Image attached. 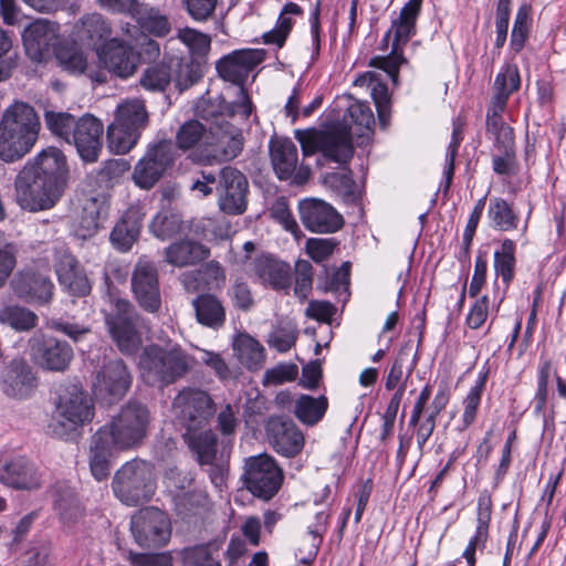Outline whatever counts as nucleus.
<instances>
[{
  "instance_id": "1",
  "label": "nucleus",
  "mask_w": 566,
  "mask_h": 566,
  "mask_svg": "<svg viewBox=\"0 0 566 566\" xmlns=\"http://www.w3.org/2000/svg\"><path fill=\"white\" fill-rule=\"evenodd\" d=\"M66 157L56 147L41 150L28 160L17 176L19 205L30 211L53 208L61 199L67 180Z\"/></svg>"
},
{
  "instance_id": "2",
  "label": "nucleus",
  "mask_w": 566,
  "mask_h": 566,
  "mask_svg": "<svg viewBox=\"0 0 566 566\" xmlns=\"http://www.w3.org/2000/svg\"><path fill=\"white\" fill-rule=\"evenodd\" d=\"M252 112V103L242 94V103H209L201 109L202 117L208 122V135L205 139L206 158L218 163L237 158L243 149V136L239 127L230 119L235 115L248 118Z\"/></svg>"
},
{
  "instance_id": "3",
  "label": "nucleus",
  "mask_w": 566,
  "mask_h": 566,
  "mask_svg": "<svg viewBox=\"0 0 566 566\" xmlns=\"http://www.w3.org/2000/svg\"><path fill=\"white\" fill-rule=\"evenodd\" d=\"M40 128L32 106L23 102L10 105L0 120V158L12 163L24 157L34 147Z\"/></svg>"
},
{
  "instance_id": "4",
  "label": "nucleus",
  "mask_w": 566,
  "mask_h": 566,
  "mask_svg": "<svg viewBox=\"0 0 566 566\" xmlns=\"http://www.w3.org/2000/svg\"><path fill=\"white\" fill-rule=\"evenodd\" d=\"M149 124V114L142 98L123 99L114 111L113 122L106 128L111 153L126 155L138 144Z\"/></svg>"
},
{
  "instance_id": "5",
  "label": "nucleus",
  "mask_w": 566,
  "mask_h": 566,
  "mask_svg": "<svg viewBox=\"0 0 566 566\" xmlns=\"http://www.w3.org/2000/svg\"><path fill=\"white\" fill-rule=\"evenodd\" d=\"M151 413L146 405L128 401L97 432L119 451L138 448L147 438Z\"/></svg>"
},
{
  "instance_id": "6",
  "label": "nucleus",
  "mask_w": 566,
  "mask_h": 566,
  "mask_svg": "<svg viewBox=\"0 0 566 566\" xmlns=\"http://www.w3.org/2000/svg\"><path fill=\"white\" fill-rule=\"evenodd\" d=\"M197 359L180 346L164 348L147 346L139 365L145 379L151 385L169 386L184 378L196 366Z\"/></svg>"
},
{
  "instance_id": "7",
  "label": "nucleus",
  "mask_w": 566,
  "mask_h": 566,
  "mask_svg": "<svg viewBox=\"0 0 566 566\" xmlns=\"http://www.w3.org/2000/svg\"><path fill=\"white\" fill-rule=\"evenodd\" d=\"M92 398L78 385L72 384L60 389L55 409L48 424V432L64 438L94 418Z\"/></svg>"
},
{
  "instance_id": "8",
  "label": "nucleus",
  "mask_w": 566,
  "mask_h": 566,
  "mask_svg": "<svg viewBox=\"0 0 566 566\" xmlns=\"http://www.w3.org/2000/svg\"><path fill=\"white\" fill-rule=\"evenodd\" d=\"M112 488L115 496L125 505L146 503L157 489L154 469L140 459L127 461L115 472Z\"/></svg>"
},
{
  "instance_id": "9",
  "label": "nucleus",
  "mask_w": 566,
  "mask_h": 566,
  "mask_svg": "<svg viewBox=\"0 0 566 566\" xmlns=\"http://www.w3.org/2000/svg\"><path fill=\"white\" fill-rule=\"evenodd\" d=\"M295 137L304 156L321 153L324 158L345 165L354 155L352 133L345 126H333L325 130L316 128L296 130Z\"/></svg>"
},
{
  "instance_id": "10",
  "label": "nucleus",
  "mask_w": 566,
  "mask_h": 566,
  "mask_svg": "<svg viewBox=\"0 0 566 566\" xmlns=\"http://www.w3.org/2000/svg\"><path fill=\"white\" fill-rule=\"evenodd\" d=\"M423 0H409L401 9L399 18L392 22L391 29L386 34V39L394 33L391 53L387 56H376L371 59L370 65L384 70L391 78L394 84L398 83L399 66L407 60L399 51L400 44L409 41L416 30V21L420 13Z\"/></svg>"
},
{
  "instance_id": "11",
  "label": "nucleus",
  "mask_w": 566,
  "mask_h": 566,
  "mask_svg": "<svg viewBox=\"0 0 566 566\" xmlns=\"http://www.w3.org/2000/svg\"><path fill=\"white\" fill-rule=\"evenodd\" d=\"M176 422L185 430H200L216 412V405L210 395L199 388L184 387L171 403Z\"/></svg>"
},
{
  "instance_id": "12",
  "label": "nucleus",
  "mask_w": 566,
  "mask_h": 566,
  "mask_svg": "<svg viewBox=\"0 0 566 566\" xmlns=\"http://www.w3.org/2000/svg\"><path fill=\"white\" fill-rule=\"evenodd\" d=\"M140 321L142 315L128 300L113 301V311L106 315L105 322L113 340L123 354L132 355L140 348L143 340L137 331Z\"/></svg>"
},
{
  "instance_id": "13",
  "label": "nucleus",
  "mask_w": 566,
  "mask_h": 566,
  "mask_svg": "<svg viewBox=\"0 0 566 566\" xmlns=\"http://www.w3.org/2000/svg\"><path fill=\"white\" fill-rule=\"evenodd\" d=\"M178 153L171 140L163 139L148 145L133 170L134 184L144 190L151 189L172 168Z\"/></svg>"
},
{
  "instance_id": "14",
  "label": "nucleus",
  "mask_w": 566,
  "mask_h": 566,
  "mask_svg": "<svg viewBox=\"0 0 566 566\" xmlns=\"http://www.w3.org/2000/svg\"><path fill=\"white\" fill-rule=\"evenodd\" d=\"M243 478L247 489L254 496L269 501L281 489L284 474L272 457L260 454L247 459Z\"/></svg>"
},
{
  "instance_id": "15",
  "label": "nucleus",
  "mask_w": 566,
  "mask_h": 566,
  "mask_svg": "<svg viewBox=\"0 0 566 566\" xmlns=\"http://www.w3.org/2000/svg\"><path fill=\"white\" fill-rule=\"evenodd\" d=\"M132 292L142 310L158 315L163 306L156 264L146 256L138 259L132 273Z\"/></svg>"
},
{
  "instance_id": "16",
  "label": "nucleus",
  "mask_w": 566,
  "mask_h": 566,
  "mask_svg": "<svg viewBox=\"0 0 566 566\" xmlns=\"http://www.w3.org/2000/svg\"><path fill=\"white\" fill-rule=\"evenodd\" d=\"M136 543L142 547H160L171 536V523L168 515L156 507H145L136 512L130 522Z\"/></svg>"
},
{
  "instance_id": "17",
  "label": "nucleus",
  "mask_w": 566,
  "mask_h": 566,
  "mask_svg": "<svg viewBox=\"0 0 566 566\" xmlns=\"http://www.w3.org/2000/svg\"><path fill=\"white\" fill-rule=\"evenodd\" d=\"M132 380V374L123 360L112 359L96 370L92 389L97 399L113 403L127 394Z\"/></svg>"
},
{
  "instance_id": "18",
  "label": "nucleus",
  "mask_w": 566,
  "mask_h": 566,
  "mask_svg": "<svg viewBox=\"0 0 566 566\" xmlns=\"http://www.w3.org/2000/svg\"><path fill=\"white\" fill-rule=\"evenodd\" d=\"M30 355L34 363L51 371L65 370L73 359V349L64 340L35 333L29 340Z\"/></svg>"
},
{
  "instance_id": "19",
  "label": "nucleus",
  "mask_w": 566,
  "mask_h": 566,
  "mask_svg": "<svg viewBox=\"0 0 566 566\" xmlns=\"http://www.w3.org/2000/svg\"><path fill=\"white\" fill-rule=\"evenodd\" d=\"M249 182L247 177L237 168L223 167L219 171L220 209L228 214H241L247 209Z\"/></svg>"
},
{
  "instance_id": "20",
  "label": "nucleus",
  "mask_w": 566,
  "mask_h": 566,
  "mask_svg": "<svg viewBox=\"0 0 566 566\" xmlns=\"http://www.w3.org/2000/svg\"><path fill=\"white\" fill-rule=\"evenodd\" d=\"M264 59V54L259 50H237L220 59L216 69L220 77L224 81L239 85L240 95L237 103H242V94L247 97L242 84L247 80L249 73L260 64Z\"/></svg>"
},
{
  "instance_id": "21",
  "label": "nucleus",
  "mask_w": 566,
  "mask_h": 566,
  "mask_svg": "<svg viewBox=\"0 0 566 566\" xmlns=\"http://www.w3.org/2000/svg\"><path fill=\"white\" fill-rule=\"evenodd\" d=\"M103 123L91 114L77 119L69 144H73L85 163H96L102 151Z\"/></svg>"
},
{
  "instance_id": "22",
  "label": "nucleus",
  "mask_w": 566,
  "mask_h": 566,
  "mask_svg": "<svg viewBox=\"0 0 566 566\" xmlns=\"http://www.w3.org/2000/svg\"><path fill=\"white\" fill-rule=\"evenodd\" d=\"M10 289L20 300L44 305L51 302L54 285L48 275L33 269H22L11 279Z\"/></svg>"
},
{
  "instance_id": "23",
  "label": "nucleus",
  "mask_w": 566,
  "mask_h": 566,
  "mask_svg": "<svg viewBox=\"0 0 566 566\" xmlns=\"http://www.w3.org/2000/svg\"><path fill=\"white\" fill-rule=\"evenodd\" d=\"M270 157L273 169L281 180H286L294 175L296 184L305 182L310 177L308 167H300L298 150L296 145L289 138H275L269 145Z\"/></svg>"
},
{
  "instance_id": "24",
  "label": "nucleus",
  "mask_w": 566,
  "mask_h": 566,
  "mask_svg": "<svg viewBox=\"0 0 566 566\" xmlns=\"http://www.w3.org/2000/svg\"><path fill=\"white\" fill-rule=\"evenodd\" d=\"M99 63L111 73L122 78L135 74L139 63V56L133 46L125 41L112 39L105 42L98 50Z\"/></svg>"
},
{
  "instance_id": "25",
  "label": "nucleus",
  "mask_w": 566,
  "mask_h": 566,
  "mask_svg": "<svg viewBox=\"0 0 566 566\" xmlns=\"http://www.w3.org/2000/svg\"><path fill=\"white\" fill-rule=\"evenodd\" d=\"M303 226L316 233H333L343 227V217L327 202L310 198L298 205Z\"/></svg>"
},
{
  "instance_id": "26",
  "label": "nucleus",
  "mask_w": 566,
  "mask_h": 566,
  "mask_svg": "<svg viewBox=\"0 0 566 566\" xmlns=\"http://www.w3.org/2000/svg\"><path fill=\"white\" fill-rule=\"evenodd\" d=\"M265 431L269 443L279 454L293 458L303 450L304 436L292 420L271 418Z\"/></svg>"
},
{
  "instance_id": "27",
  "label": "nucleus",
  "mask_w": 566,
  "mask_h": 566,
  "mask_svg": "<svg viewBox=\"0 0 566 566\" xmlns=\"http://www.w3.org/2000/svg\"><path fill=\"white\" fill-rule=\"evenodd\" d=\"M59 24L45 19H38L23 31L22 38L28 54L34 61H41L50 48L55 45Z\"/></svg>"
},
{
  "instance_id": "28",
  "label": "nucleus",
  "mask_w": 566,
  "mask_h": 566,
  "mask_svg": "<svg viewBox=\"0 0 566 566\" xmlns=\"http://www.w3.org/2000/svg\"><path fill=\"white\" fill-rule=\"evenodd\" d=\"M253 274L264 284L273 290L285 291L291 286V268L287 263L280 261L272 255L262 254L252 262Z\"/></svg>"
},
{
  "instance_id": "29",
  "label": "nucleus",
  "mask_w": 566,
  "mask_h": 566,
  "mask_svg": "<svg viewBox=\"0 0 566 566\" xmlns=\"http://www.w3.org/2000/svg\"><path fill=\"white\" fill-rule=\"evenodd\" d=\"M144 217L145 213L138 206H132L123 213L109 237L116 250L127 252L132 249L139 238Z\"/></svg>"
},
{
  "instance_id": "30",
  "label": "nucleus",
  "mask_w": 566,
  "mask_h": 566,
  "mask_svg": "<svg viewBox=\"0 0 566 566\" xmlns=\"http://www.w3.org/2000/svg\"><path fill=\"white\" fill-rule=\"evenodd\" d=\"M56 275L60 284L72 295L85 296L91 292L90 281L72 254L61 255L56 263Z\"/></svg>"
},
{
  "instance_id": "31",
  "label": "nucleus",
  "mask_w": 566,
  "mask_h": 566,
  "mask_svg": "<svg viewBox=\"0 0 566 566\" xmlns=\"http://www.w3.org/2000/svg\"><path fill=\"white\" fill-rule=\"evenodd\" d=\"M209 255V248L193 240H180L165 249V261L177 268L195 265Z\"/></svg>"
},
{
  "instance_id": "32",
  "label": "nucleus",
  "mask_w": 566,
  "mask_h": 566,
  "mask_svg": "<svg viewBox=\"0 0 566 566\" xmlns=\"http://www.w3.org/2000/svg\"><path fill=\"white\" fill-rule=\"evenodd\" d=\"M197 322L211 329H220L226 323V307L216 295L206 293L192 300Z\"/></svg>"
},
{
  "instance_id": "33",
  "label": "nucleus",
  "mask_w": 566,
  "mask_h": 566,
  "mask_svg": "<svg viewBox=\"0 0 566 566\" xmlns=\"http://www.w3.org/2000/svg\"><path fill=\"white\" fill-rule=\"evenodd\" d=\"M116 452H120L111 444L97 431L93 434L90 446V468L97 481H103L109 475L112 459Z\"/></svg>"
},
{
  "instance_id": "34",
  "label": "nucleus",
  "mask_w": 566,
  "mask_h": 566,
  "mask_svg": "<svg viewBox=\"0 0 566 566\" xmlns=\"http://www.w3.org/2000/svg\"><path fill=\"white\" fill-rule=\"evenodd\" d=\"M130 17L143 30L158 38L166 36L171 30V24L166 14L158 8L140 2L139 0L135 3V7H133Z\"/></svg>"
},
{
  "instance_id": "35",
  "label": "nucleus",
  "mask_w": 566,
  "mask_h": 566,
  "mask_svg": "<svg viewBox=\"0 0 566 566\" xmlns=\"http://www.w3.org/2000/svg\"><path fill=\"white\" fill-rule=\"evenodd\" d=\"M103 202L97 198L85 199L80 212L74 219V232L78 238L93 237L101 224L104 214Z\"/></svg>"
},
{
  "instance_id": "36",
  "label": "nucleus",
  "mask_w": 566,
  "mask_h": 566,
  "mask_svg": "<svg viewBox=\"0 0 566 566\" xmlns=\"http://www.w3.org/2000/svg\"><path fill=\"white\" fill-rule=\"evenodd\" d=\"M0 481L15 489H33L40 485L33 465L22 459L3 465L0 469Z\"/></svg>"
},
{
  "instance_id": "37",
  "label": "nucleus",
  "mask_w": 566,
  "mask_h": 566,
  "mask_svg": "<svg viewBox=\"0 0 566 566\" xmlns=\"http://www.w3.org/2000/svg\"><path fill=\"white\" fill-rule=\"evenodd\" d=\"M520 85L521 77L517 66L506 64L494 80L490 108L505 109L510 95L518 91Z\"/></svg>"
},
{
  "instance_id": "38",
  "label": "nucleus",
  "mask_w": 566,
  "mask_h": 566,
  "mask_svg": "<svg viewBox=\"0 0 566 566\" xmlns=\"http://www.w3.org/2000/svg\"><path fill=\"white\" fill-rule=\"evenodd\" d=\"M504 111L489 107L486 113V137L497 151L515 149L514 130L502 118Z\"/></svg>"
},
{
  "instance_id": "39",
  "label": "nucleus",
  "mask_w": 566,
  "mask_h": 566,
  "mask_svg": "<svg viewBox=\"0 0 566 566\" xmlns=\"http://www.w3.org/2000/svg\"><path fill=\"white\" fill-rule=\"evenodd\" d=\"M238 360L250 370L261 369L265 363V348L249 334H239L233 340Z\"/></svg>"
},
{
  "instance_id": "40",
  "label": "nucleus",
  "mask_w": 566,
  "mask_h": 566,
  "mask_svg": "<svg viewBox=\"0 0 566 566\" xmlns=\"http://www.w3.org/2000/svg\"><path fill=\"white\" fill-rule=\"evenodd\" d=\"M355 85L367 86L370 88V94L377 109L379 124L384 129H386L390 122L391 106V101L387 86L384 83H380L376 78V74L373 72H367L357 77V80L355 81Z\"/></svg>"
},
{
  "instance_id": "41",
  "label": "nucleus",
  "mask_w": 566,
  "mask_h": 566,
  "mask_svg": "<svg viewBox=\"0 0 566 566\" xmlns=\"http://www.w3.org/2000/svg\"><path fill=\"white\" fill-rule=\"evenodd\" d=\"M221 543L211 541L185 547L179 555L182 566H221Z\"/></svg>"
},
{
  "instance_id": "42",
  "label": "nucleus",
  "mask_w": 566,
  "mask_h": 566,
  "mask_svg": "<svg viewBox=\"0 0 566 566\" xmlns=\"http://www.w3.org/2000/svg\"><path fill=\"white\" fill-rule=\"evenodd\" d=\"M184 439L200 464H212L217 453V434L211 430H185Z\"/></svg>"
},
{
  "instance_id": "43",
  "label": "nucleus",
  "mask_w": 566,
  "mask_h": 566,
  "mask_svg": "<svg viewBox=\"0 0 566 566\" xmlns=\"http://www.w3.org/2000/svg\"><path fill=\"white\" fill-rule=\"evenodd\" d=\"M316 518L317 524L314 527H308V531L300 539L296 557L304 565L314 562L322 544L323 534L326 532L327 516L321 512Z\"/></svg>"
},
{
  "instance_id": "44",
  "label": "nucleus",
  "mask_w": 566,
  "mask_h": 566,
  "mask_svg": "<svg viewBox=\"0 0 566 566\" xmlns=\"http://www.w3.org/2000/svg\"><path fill=\"white\" fill-rule=\"evenodd\" d=\"M34 377L31 368L24 361H13L6 374V392L9 396L22 398L33 387Z\"/></svg>"
},
{
  "instance_id": "45",
  "label": "nucleus",
  "mask_w": 566,
  "mask_h": 566,
  "mask_svg": "<svg viewBox=\"0 0 566 566\" xmlns=\"http://www.w3.org/2000/svg\"><path fill=\"white\" fill-rule=\"evenodd\" d=\"M488 218L493 229L511 231L517 229L520 218L513 207L503 198H492L488 208Z\"/></svg>"
},
{
  "instance_id": "46",
  "label": "nucleus",
  "mask_w": 566,
  "mask_h": 566,
  "mask_svg": "<svg viewBox=\"0 0 566 566\" xmlns=\"http://www.w3.org/2000/svg\"><path fill=\"white\" fill-rule=\"evenodd\" d=\"M327 407L328 401L325 396L302 395L295 401L294 415L301 422L313 426L324 417Z\"/></svg>"
},
{
  "instance_id": "47",
  "label": "nucleus",
  "mask_w": 566,
  "mask_h": 566,
  "mask_svg": "<svg viewBox=\"0 0 566 566\" xmlns=\"http://www.w3.org/2000/svg\"><path fill=\"white\" fill-rule=\"evenodd\" d=\"M38 315L20 305H7L0 310V322L18 332H27L38 324Z\"/></svg>"
},
{
  "instance_id": "48",
  "label": "nucleus",
  "mask_w": 566,
  "mask_h": 566,
  "mask_svg": "<svg viewBox=\"0 0 566 566\" xmlns=\"http://www.w3.org/2000/svg\"><path fill=\"white\" fill-rule=\"evenodd\" d=\"M208 135V123L202 124L199 120H188L181 125L176 134V145L178 149L188 150L197 145L205 147V139Z\"/></svg>"
},
{
  "instance_id": "49",
  "label": "nucleus",
  "mask_w": 566,
  "mask_h": 566,
  "mask_svg": "<svg viewBox=\"0 0 566 566\" xmlns=\"http://www.w3.org/2000/svg\"><path fill=\"white\" fill-rule=\"evenodd\" d=\"M488 376V369L481 370L479 373L474 386L470 389V391L463 399L462 424L464 429L470 427L476 418L478 409L481 403V397L485 388Z\"/></svg>"
},
{
  "instance_id": "50",
  "label": "nucleus",
  "mask_w": 566,
  "mask_h": 566,
  "mask_svg": "<svg viewBox=\"0 0 566 566\" xmlns=\"http://www.w3.org/2000/svg\"><path fill=\"white\" fill-rule=\"evenodd\" d=\"M181 228L180 216L171 210L159 211L149 224L150 232L160 240H167L178 234Z\"/></svg>"
},
{
  "instance_id": "51",
  "label": "nucleus",
  "mask_w": 566,
  "mask_h": 566,
  "mask_svg": "<svg viewBox=\"0 0 566 566\" xmlns=\"http://www.w3.org/2000/svg\"><path fill=\"white\" fill-rule=\"evenodd\" d=\"M494 269L502 281L509 285L515 269V243L511 239L503 240L501 248L494 252Z\"/></svg>"
},
{
  "instance_id": "52",
  "label": "nucleus",
  "mask_w": 566,
  "mask_h": 566,
  "mask_svg": "<svg viewBox=\"0 0 566 566\" xmlns=\"http://www.w3.org/2000/svg\"><path fill=\"white\" fill-rule=\"evenodd\" d=\"M177 38L188 48L196 60L206 61L211 46V38L192 28L179 29Z\"/></svg>"
},
{
  "instance_id": "53",
  "label": "nucleus",
  "mask_w": 566,
  "mask_h": 566,
  "mask_svg": "<svg viewBox=\"0 0 566 566\" xmlns=\"http://www.w3.org/2000/svg\"><path fill=\"white\" fill-rule=\"evenodd\" d=\"M172 80L171 67L159 63L147 67L140 78V85L151 92H164Z\"/></svg>"
},
{
  "instance_id": "54",
  "label": "nucleus",
  "mask_w": 566,
  "mask_h": 566,
  "mask_svg": "<svg viewBox=\"0 0 566 566\" xmlns=\"http://www.w3.org/2000/svg\"><path fill=\"white\" fill-rule=\"evenodd\" d=\"M44 120L50 132L66 143L70 142L71 134L77 124V119L73 115L53 111L45 112Z\"/></svg>"
},
{
  "instance_id": "55",
  "label": "nucleus",
  "mask_w": 566,
  "mask_h": 566,
  "mask_svg": "<svg viewBox=\"0 0 566 566\" xmlns=\"http://www.w3.org/2000/svg\"><path fill=\"white\" fill-rule=\"evenodd\" d=\"M297 328L291 323L279 324L269 335L268 344L280 353L289 352L296 343Z\"/></svg>"
},
{
  "instance_id": "56",
  "label": "nucleus",
  "mask_w": 566,
  "mask_h": 566,
  "mask_svg": "<svg viewBox=\"0 0 566 566\" xmlns=\"http://www.w3.org/2000/svg\"><path fill=\"white\" fill-rule=\"evenodd\" d=\"M56 59L60 65L70 73L83 74L87 71V59L83 51L75 46L59 49Z\"/></svg>"
},
{
  "instance_id": "57",
  "label": "nucleus",
  "mask_w": 566,
  "mask_h": 566,
  "mask_svg": "<svg viewBox=\"0 0 566 566\" xmlns=\"http://www.w3.org/2000/svg\"><path fill=\"white\" fill-rule=\"evenodd\" d=\"M530 12L531 7L527 4L521 6L517 10L510 43L514 52H520L528 38Z\"/></svg>"
},
{
  "instance_id": "58",
  "label": "nucleus",
  "mask_w": 566,
  "mask_h": 566,
  "mask_svg": "<svg viewBox=\"0 0 566 566\" xmlns=\"http://www.w3.org/2000/svg\"><path fill=\"white\" fill-rule=\"evenodd\" d=\"M314 270L312 264L306 260H298L295 263V282L294 295L304 302L313 289Z\"/></svg>"
},
{
  "instance_id": "59",
  "label": "nucleus",
  "mask_w": 566,
  "mask_h": 566,
  "mask_svg": "<svg viewBox=\"0 0 566 566\" xmlns=\"http://www.w3.org/2000/svg\"><path fill=\"white\" fill-rule=\"evenodd\" d=\"M18 65V55L12 52V39L0 29V82L11 77Z\"/></svg>"
},
{
  "instance_id": "60",
  "label": "nucleus",
  "mask_w": 566,
  "mask_h": 566,
  "mask_svg": "<svg viewBox=\"0 0 566 566\" xmlns=\"http://www.w3.org/2000/svg\"><path fill=\"white\" fill-rule=\"evenodd\" d=\"M228 295L233 307L248 312L254 306V297L250 285L243 279H235L229 289Z\"/></svg>"
},
{
  "instance_id": "61",
  "label": "nucleus",
  "mask_w": 566,
  "mask_h": 566,
  "mask_svg": "<svg viewBox=\"0 0 566 566\" xmlns=\"http://www.w3.org/2000/svg\"><path fill=\"white\" fill-rule=\"evenodd\" d=\"M336 245L337 241L333 238H311L306 241L305 249L310 258L319 263L333 254Z\"/></svg>"
},
{
  "instance_id": "62",
  "label": "nucleus",
  "mask_w": 566,
  "mask_h": 566,
  "mask_svg": "<svg viewBox=\"0 0 566 566\" xmlns=\"http://www.w3.org/2000/svg\"><path fill=\"white\" fill-rule=\"evenodd\" d=\"M56 507L61 521L69 527L76 525L83 517V509L75 497L60 499Z\"/></svg>"
},
{
  "instance_id": "63",
  "label": "nucleus",
  "mask_w": 566,
  "mask_h": 566,
  "mask_svg": "<svg viewBox=\"0 0 566 566\" xmlns=\"http://www.w3.org/2000/svg\"><path fill=\"white\" fill-rule=\"evenodd\" d=\"M203 285L208 290H219L226 283V270L218 261H209L201 269Z\"/></svg>"
},
{
  "instance_id": "64",
  "label": "nucleus",
  "mask_w": 566,
  "mask_h": 566,
  "mask_svg": "<svg viewBox=\"0 0 566 566\" xmlns=\"http://www.w3.org/2000/svg\"><path fill=\"white\" fill-rule=\"evenodd\" d=\"M182 3L195 21L203 22L213 15L218 0H182Z\"/></svg>"
}]
</instances>
